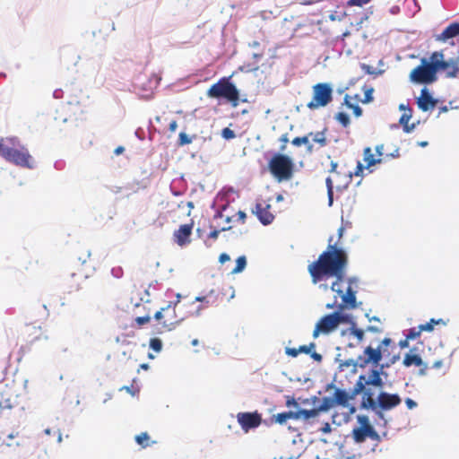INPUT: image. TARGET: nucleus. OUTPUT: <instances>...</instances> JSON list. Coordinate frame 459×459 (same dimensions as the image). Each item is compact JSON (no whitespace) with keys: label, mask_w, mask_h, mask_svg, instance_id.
Instances as JSON below:
<instances>
[{"label":"nucleus","mask_w":459,"mask_h":459,"mask_svg":"<svg viewBox=\"0 0 459 459\" xmlns=\"http://www.w3.org/2000/svg\"><path fill=\"white\" fill-rule=\"evenodd\" d=\"M421 333L422 330L420 328V325H419L418 327L411 328L408 333L406 334L407 340H414L418 338Z\"/></svg>","instance_id":"37"},{"label":"nucleus","mask_w":459,"mask_h":459,"mask_svg":"<svg viewBox=\"0 0 459 459\" xmlns=\"http://www.w3.org/2000/svg\"><path fill=\"white\" fill-rule=\"evenodd\" d=\"M437 100L429 93L427 88L420 91V95L417 99V105L422 111H429L435 108Z\"/></svg>","instance_id":"20"},{"label":"nucleus","mask_w":459,"mask_h":459,"mask_svg":"<svg viewBox=\"0 0 459 459\" xmlns=\"http://www.w3.org/2000/svg\"><path fill=\"white\" fill-rule=\"evenodd\" d=\"M384 145H377L376 147V154L373 153L370 147H366L363 151V160L366 163V169H368L369 172H372L371 167L382 163L384 160V152H383Z\"/></svg>","instance_id":"13"},{"label":"nucleus","mask_w":459,"mask_h":459,"mask_svg":"<svg viewBox=\"0 0 459 459\" xmlns=\"http://www.w3.org/2000/svg\"><path fill=\"white\" fill-rule=\"evenodd\" d=\"M459 36V22H453L449 24L442 33L435 37L437 41L448 43L451 46L455 45L453 39Z\"/></svg>","instance_id":"19"},{"label":"nucleus","mask_w":459,"mask_h":459,"mask_svg":"<svg viewBox=\"0 0 459 459\" xmlns=\"http://www.w3.org/2000/svg\"><path fill=\"white\" fill-rule=\"evenodd\" d=\"M309 356L317 362H321L323 359V356L320 353H317L316 351H314L313 350L310 351Z\"/></svg>","instance_id":"48"},{"label":"nucleus","mask_w":459,"mask_h":459,"mask_svg":"<svg viewBox=\"0 0 459 459\" xmlns=\"http://www.w3.org/2000/svg\"><path fill=\"white\" fill-rule=\"evenodd\" d=\"M365 330H362L360 328H358L356 327L355 325H352L349 329H348V333L349 334L354 336L356 339H357V343H360L363 339H364V335H365Z\"/></svg>","instance_id":"29"},{"label":"nucleus","mask_w":459,"mask_h":459,"mask_svg":"<svg viewBox=\"0 0 459 459\" xmlns=\"http://www.w3.org/2000/svg\"><path fill=\"white\" fill-rule=\"evenodd\" d=\"M217 300H218V298H217V295L214 293V290H211L205 296H199V297L195 298V301L204 303V306L205 307L216 304Z\"/></svg>","instance_id":"25"},{"label":"nucleus","mask_w":459,"mask_h":459,"mask_svg":"<svg viewBox=\"0 0 459 459\" xmlns=\"http://www.w3.org/2000/svg\"><path fill=\"white\" fill-rule=\"evenodd\" d=\"M192 143V138L189 137L186 133L181 132L178 135V145L184 146Z\"/></svg>","instance_id":"39"},{"label":"nucleus","mask_w":459,"mask_h":459,"mask_svg":"<svg viewBox=\"0 0 459 459\" xmlns=\"http://www.w3.org/2000/svg\"><path fill=\"white\" fill-rule=\"evenodd\" d=\"M247 265V258L245 255H241L238 257L236 261V266L232 269V273H241Z\"/></svg>","instance_id":"31"},{"label":"nucleus","mask_w":459,"mask_h":459,"mask_svg":"<svg viewBox=\"0 0 459 459\" xmlns=\"http://www.w3.org/2000/svg\"><path fill=\"white\" fill-rule=\"evenodd\" d=\"M438 324L444 325L445 322L443 321V319H438V320L430 319L429 322L423 324V325H420L422 332H431L434 329V325H438Z\"/></svg>","instance_id":"33"},{"label":"nucleus","mask_w":459,"mask_h":459,"mask_svg":"<svg viewBox=\"0 0 459 459\" xmlns=\"http://www.w3.org/2000/svg\"><path fill=\"white\" fill-rule=\"evenodd\" d=\"M343 231H344V229H343L342 227H341V228L338 230L339 238H341L342 237Z\"/></svg>","instance_id":"62"},{"label":"nucleus","mask_w":459,"mask_h":459,"mask_svg":"<svg viewBox=\"0 0 459 459\" xmlns=\"http://www.w3.org/2000/svg\"><path fill=\"white\" fill-rule=\"evenodd\" d=\"M366 332H370V333H383V329L381 327H378V326H375V325H368L366 330Z\"/></svg>","instance_id":"47"},{"label":"nucleus","mask_w":459,"mask_h":459,"mask_svg":"<svg viewBox=\"0 0 459 459\" xmlns=\"http://www.w3.org/2000/svg\"><path fill=\"white\" fill-rule=\"evenodd\" d=\"M22 336L25 342L24 345H22L19 351L18 360H21L25 353L30 350V347L41 341L47 340V336L44 334V331L41 326H36L34 325H27L22 331Z\"/></svg>","instance_id":"7"},{"label":"nucleus","mask_w":459,"mask_h":459,"mask_svg":"<svg viewBox=\"0 0 459 459\" xmlns=\"http://www.w3.org/2000/svg\"><path fill=\"white\" fill-rule=\"evenodd\" d=\"M352 99L350 94H346L344 96L343 104L348 108L353 110L354 115L359 117L362 115V109L359 106V104L353 103Z\"/></svg>","instance_id":"27"},{"label":"nucleus","mask_w":459,"mask_h":459,"mask_svg":"<svg viewBox=\"0 0 459 459\" xmlns=\"http://www.w3.org/2000/svg\"><path fill=\"white\" fill-rule=\"evenodd\" d=\"M307 412L306 409L299 408L296 411H284L277 413L276 415H273V420L276 423L280 425H284L289 420H299L302 419L304 420H308V416L305 413Z\"/></svg>","instance_id":"16"},{"label":"nucleus","mask_w":459,"mask_h":459,"mask_svg":"<svg viewBox=\"0 0 459 459\" xmlns=\"http://www.w3.org/2000/svg\"><path fill=\"white\" fill-rule=\"evenodd\" d=\"M230 228H231V227H230V226H229V227H223L221 230H213L212 231H211V232L209 233L208 237H209L210 238H212V239H214V240H215V239H217V238H218L219 234H220V232H221V231L229 230H230Z\"/></svg>","instance_id":"42"},{"label":"nucleus","mask_w":459,"mask_h":459,"mask_svg":"<svg viewBox=\"0 0 459 459\" xmlns=\"http://www.w3.org/2000/svg\"><path fill=\"white\" fill-rule=\"evenodd\" d=\"M405 404L410 410H412L417 407V403L411 398L405 399Z\"/></svg>","instance_id":"49"},{"label":"nucleus","mask_w":459,"mask_h":459,"mask_svg":"<svg viewBox=\"0 0 459 459\" xmlns=\"http://www.w3.org/2000/svg\"><path fill=\"white\" fill-rule=\"evenodd\" d=\"M334 406H335V404H334L333 398L324 397L322 399L320 405L317 408L307 410V412H305V413L308 416V420H309L311 418H315V417L318 416V414L321 411H327Z\"/></svg>","instance_id":"22"},{"label":"nucleus","mask_w":459,"mask_h":459,"mask_svg":"<svg viewBox=\"0 0 459 459\" xmlns=\"http://www.w3.org/2000/svg\"><path fill=\"white\" fill-rule=\"evenodd\" d=\"M316 348L315 342H310L308 345H301L299 347V353L308 354Z\"/></svg>","instance_id":"40"},{"label":"nucleus","mask_w":459,"mask_h":459,"mask_svg":"<svg viewBox=\"0 0 459 459\" xmlns=\"http://www.w3.org/2000/svg\"><path fill=\"white\" fill-rule=\"evenodd\" d=\"M135 441L142 447H147L150 446V437L146 432H143L135 437Z\"/></svg>","instance_id":"32"},{"label":"nucleus","mask_w":459,"mask_h":459,"mask_svg":"<svg viewBox=\"0 0 459 459\" xmlns=\"http://www.w3.org/2000/svg\"><path fill=\"white\" fill-rule=\"evenodd\" d=\"M124 151H125V148L123 146H118L115 149L114 152L116 155H119V154L123 153Z\"/></svg>","instance_id":"60"},{"label":"nucleus","mask_w":459,"mask_h":459,"mask_svg":"<svg viewBox=\"0 0 459 459\" xmlns=\"http://www.w3.org/2000/svg\"><path fill=\"white\" fill-rule=\"evenodd\" d=\"M333 100V89L325 82H320L313 86L312 100L307 104V107L315 110L327 106Z\"/></svg>","instance_id":"8"},{"label":"nucleus","mask_w":459,"mask_h":459,"mask_svg":"<svg viewBox=\"0 0 459 459\" xmlns=\"http://www.w3.org/2000/svg\"><path fill=\"white\" fill-rule=\"evenodd\" d=\"M325 185L327 187V195L329 200V205H332L333 201V180L331 177L326 178Z\"/></svg>","instance_id":"34"},{"label":"nucleus","mask_w":459,"mask_h":459,"mask_svg":"<svg viewBox=\"0 0 459 459\" xmlns=\"http://www.w3.org/2000/svg\"><path fill=\"white\" fill-rule=\"evenodd\" d=\"M285 353L288 355V356H290V357H297L299 354V348H290V347H287L285 349Z\"/></svg>","instance_id":"45"},{"label":"nucleus","mask_w":459,"mask_h":459,"mask_svg":"<svg viewBox=\"0 0 459 459\" xmlns=\"http://www.w3.org/2000/svg\"><path fill=\"white\" fill-rule=\"evenodd\" d=\"M442 366H443V360L438 359V360H436V361L433 363L432 368H440Z\"/></svg>","instance_id":"55"},{"label":"nucleus","mask_w":459,"mask_h":459,"mask_svg":"<svg viewBox=\"0 0 459 459\" xmlns=\"http://www.w3.org/2000/svg\"><path fill=\"white\" fill-rule=\"evenodd\" d=\"M409 341H410V340H407V337H406L404 340L400 341V342H399L400 347H401V348L408 347V345H409Z\"/></svg>","instance_id":"59"},{"label":"nucleus","mask_w":459,"mask_h":459,"mask_svg":"<svg viewBox=\"0 0 459 459\" xmlns=\"http://www.w3.org/2000/svg\"><path fill=\"white\" fill-rule=\"evenodd\" d=\"M268 168L278 182L290 180L293 176L294 164L291 159L284 154H275L270 160Z\"/></svg>","instance_id":"6"},{"label":"nucleus","mask_w":459,"mask_h":459,"mask_svg":"<svg viewBox=\"0 0 459 459\" xmlns=\"http://www.w3.org/2000/svg\"><path fill=\"white\" fill-rule=\"evenodd\" d=\"M140 368L143 370L149 369V365L147 363H143L140 365Z\"/></svg>","instance_id":"61"},{"label":"nucleus","mask_w":459,"mask_h":459,"mask_svg":"<svg viewBox=\"0 0 459 459\" xmlns=\"http://www.w3.org/2000/svg\"><path fill=\"white\" fill-rule=\"evenodd\" d=\"M443 57H436L437 70L443 71L446 77H456L459 74V68L453 61L442 60Z\"/></svg>","instance_id":"21"},{"label":"nucleus","mask_w":459,"mask_h":459,"mask_svg":"<svg viewBox=\"0 0 459 459\" xmlns=\"http://www.w3.org/2000/svg\"><path fill=\"white\" fill-rule=\"evenodd\" d=\"M345 321V316L340 312L326 315L316 323L312 335L315 339L320 334L327 335L333 332L341 323Z\"/></svg>","instance_id":"9"},{"label":"nucleus","mask_w":459,"mask_h":459,"mask_svg":"<svg viewBox=\"0 0 459 459\" xmlns=\"http://www.w3.org/2000/svg\"><path fill=\"white\" fill-rule=\"evenodd\" d=\"M135 323L139 325V326H142L147 323H149L151 321V317L149 316H137L135 319H134Z\"/></svg>","instance_id":"44"},{"label":"nucleus","mask_w":459,"mask_h":459,"mask_svg":"<svg viewBox=\"0 0 459 459\" xmlns=\"http://www.w3.org/2000/svg\"><path fill=\"white\" fill-rule=\"evenodd\" d=\"M358 422L359 427L352 430V437L356 443H363L367 437L372 440H377L379 436L374 429L373 426L369 423L368 417L366 415H359Z\"/></svg>","instance_id":"10"},{"label":"nucleus","mask_w":459,"mask_h":459,"mask_svg":"<svg viewBox=\"0 0 459 459\" xmlns=\"http://www.w3.org/2000/svg\"><path fill=\"white\" fill-rule=\"evenodd\" d=\"M236 216L238 217V221H239L241 223H245L246 218H247V215H246L245 212L238 211L236 213Z\"/></svg>","instance_id":"50"},{"label":"nucleus","mask_w":459,"mask_h":459,"mask_svg":"<svg viewBox=\"0 0 459 459\" xmlns=\"http://www.w3.org/2000/svg\"><path fill=\"white\" fill-rule=\"evenodd\" d=\"M362 69L368 74H372L374 72L371 70V66L368 65H362Z\"/></svg>","instance_id":"58"},{"label":"nucleus","mask_w":459,"mask_h":459,"mask_svg":"<svg viewBox=\"0 0 459 459\" xmlns=\"http://www.w3.org/2000/svg\"><path fill=\"white\" fill-rule=\"evenodd\" d=\"M221 136L227 140L233 139L236 135L233 130L226 127L221 131Z\"/></svg>","instance_id":"41"},{"label":"nucleus","mask_w":459,"mask_h":459,"mask_svg":"<svg viewBox=\"0 0 459 459\" xmlns=\"http://www.w3.org/2000/svg\"><path fill=\"white\" fill-rule=\"evenodd\" d=\"M271 205L265 203H257L252 212L255 214L258 220L264 224L268 225L274 220V215L270 211Z\"/></svg>","instance_id":"18"},{"label":"nucleus","mask_w":459,"mask_h":459,"mask_svg":"<svg viewBox=\"0 0 459 459\" xmlns=\"http://www.w3.org/2000/svg\"><path fill=\"white\" fill-rule=\"evenodd\" d=\"M402 402L397 394L380 392L377 395V404L382 411H390L398 406Z\"/></svg>","instance_id":"14"},{"label":"nucleus","mask_w":459,"mask_h":459,"mask_svg":"<svg viewBox=\"0 0 459 459\" xmlns=\"http://www.w3.org/2000/svg\"><path fill=\"white\" fill-rule=\"evenodd\" d=\"M338 167V163L335 162V161H332L331 162V169L329 170L330 173H334V174H338V172L336 171V169Z\"/></svg>","instance_id":"54"},{"label":"nucleus","mask_w":459,"mask_h":459,"mask_svg":"<svg viewBox=\"0 0 459 459\" xmlns=\"http://www.w3.org/2000/svg\"><path fill=\"white\" fill-rule=\"evenodd\" d=\"M178 128V122L176 120H172L169 123V129L170 132H175Z\"/></svg>","instance_id":"53"},{"label":"nucleus","mask_w":459,"mask_h":459,"mask_svg":"<svg viewBox=\"0 0 459 459\" xmlns=\"http://www.w3.org/2000/svg\"><path fill=\"white\" fill-rule=\"evenodd\" d=\"M15 397L16 396L13 394H9L8 397L6 398H4V396H2V398L0 399V407L4 409L13 408L16 402Z\"/></svg>","instance_id":"30"},{"label":"nucleus","mask_w":459,"mask_h":459,"mask_svg":"<svg viewBox=\"0 0 459 459\" xmlns=\"http://www.w3.org/2000/svg\"><path fill=\"white\" fill-rule=\"evenodd\" d=\"M333 237L328 239V246L317 258L307 266V271L314 283L323 281L325 278L335 277L336 281L332 283L331 290L336 292L342 299V303L338 306L340 310L353 309L357 307L356 291L351 284L353 279H349L350 286L346 291L340 288V282L342 281L349 258L345 250L338 247L336 243L333 244Z\"/></svg>","instance_id":"2"},{"label":"nucleus","mask_w":459,"mask_h":459,"mask_svg":"<svg viewBox=\"0 0 459 459\" xmlns=\"http://www.w3.org/2000/svg\"><path fill=\"white\" fill-rule=\"evenodd\" d=\"M308 137H312V141L318 143L320 147H325L327 144L325 130L315 133L310 132Z\"/></svg>","instance_id":"26"},{"label":"nucleus","mask_w":459,"mask_h":459,"mask_svg":"<svg viewBox=\"0 0 459 459\" xmlns=\"http://www.w3.org/2000/svg\"><path fill=\"white\" fill-rule=\"evenodd\" d=\"M230 77H222L216 83L212 84L207 91V96L210 98H224L237 107L239 101V91L237 87L230 82Z\"/></svg>","instance_id":"5"},{"label":"nucleus","mask_w":459,"mask_h":459,"mask_svg":"<svg viewBox=\"0 0 459 459\" xmlns=\"http://www.w3.org/2000/svg\"><path fill=\"white\" fill-rule=\"evenodd\" d=\"M351 98H354V99H352V102H353V103H356V104H358L359 102H361V100H362V99L359 97V94L351 95Z\"/></svg>","instance_id":"57"},{"label":"nucleus","mask_w":459,"mask_h":459,"mask_svg":"<svg viewBox=\"0 0 459 459\" xmlns=\"http://www.w3.org/2000/svg\"><path fill=\"white\" fill-rule=\"evenodd\" d=\"M0 156L7 162L16 166L32 169L33 159L28 149L22 145L17 137L0 139Z\"/></svg>","instance_id":"3"},{"label":"nucleus","mask_w":459,"mask_h":459,"mask_svg":"<svg viewBox=\"0 0 459 459\" xmlns=\"http://www.w3.org/2000/svg\"><path fill=\"white\" fill-rule=\"evenodd\" d=\"M286 406L287 407H290V406L299 407V403L296 402V400L294 398L291 397V398L287 399Z\"/></svg>","instance_id":"52"},{"label":"nucleus","mask_w":459,"mask_h":459,"mask_svg":"<svg viewBox=\"0 0 459 459\" xmlns=\"http://www.w3.org/2000/svg\"><path fill=\"white\" fill-rule=\"evenodd\" d=\"M154 317L160 323L162 328L166 331L174 329L182 320V318H177L175 307H172V302H169L166 307H162L160 311L156 312Z\"/></svg>","instance_id":"11"},{"label":"nucleus","mask_w":459,"mask_h":459,"mask_svg":"<svg viewBox=\"0 0 459 459\" xmlns=\"http://www.w3.org/2000/svg\"><path fill=\"white\" fill-rule=\"evenodd\" d=\"M322 431H323L324 433H329V432H331V426H330V424H329L328 422H325V423L324 427L322 428Z\"/></svg>","instance_id":"56"},{"label":"nucleus","mask_w":459,"mask_h":459,"mask_svg":"<svg viewBox=\"0 0 459 459\" xmlns=\"http://www.w3.org/2000/svg\"><path fill=\"white\" fill-rule=\"evenodd\" d=\"M180 298H181L180 294H177V301H176L175 303H172V307H176L177 304H178V303L179 302V300H180Z\"/></svg>","instance_id":"63"},{"label":"nucleus","mask_w":459,"mask_h":459,"mask_svg":"<svg viewBox=\"0 0 459 459\" xmlns=\"http://www.w3.org/2000/svg\"><path fill=\"white\" fill-rule=\"evenodd\" d=\"M150 347L156 352H160L162 349V342L158 338H152L150 340Z\"/></svg>","instance_id":"38"},{"label":"nucleus","mask_w":459,"mask_h":459,"mask_svg":"<svg viewBox=\"0 0 459 459\" xmlns=\"http://www.w3.org/2000/svg\"><path fill=\"white\" fill-rule=\"evenodd\" d=\"M122 389H125L126 392L134 394V393L132 391V387H130V386H124Z\"/></svg>","instance_id":"64"},{"label":"nucleus","mask_w":459,"mask_h":459,"mask_svg":"<svg viewBox=\"0 0 459 459\" xmlns=\"http://www.w3.org/2000/svg\"><path fill=\"white\" fill-rule=\"evenodd\" d=\"M345 390L336 389L333 393V402L335 405H342L343 407L348 405L350 399H353Z\"/></svg>","instance_id":"24"},{"label":"nucleus","mask_w":459,"mask_h":459,"mask_svg":"<svg viewBox=\"0 0 459 459\" xmlns=\"http://www.w3.org/2000/svg\"><path fill=\"white\" fill-rule=\"evenodd\" d=\"M399 108L404 110L400 117L399 123L403 126L404 132L410 133L415 126L414 124L409 125V121L412 117V110L410 108H406L403 104H401Z\"/></svg>","instance_id":"23"},{"label":"nucleus","mask_w":459,"mask_h":459,"mask_svg":"<svg viewBox=\"0 0 459 459\" xmlns=\"http://www.w3.org/2000/svg\"><path fill=\"white\" fill-rule=\"evenodd\" d=\"M436 57H443L440 52H434L430 56L429 61L422 58L420 65L416 66L410 73V80L415 83L430 84L437 80Z\"/></svg>","instance_id":"4"},{"label":"nucleus","mask_w":459,"mask_h":459,"mask_svg":"<svg viewBox=\"0 0 459 459\" xmlns=\"http://www.w3.org/2000/svg\"><path fill=\"white\" fill-rule=\"evenodd\" d=\"M371 0H349L347 2V4L349 6H362L368 3H369Z\"/></svg>","instance_id":"43"},{"label":"nucleus","mask_w":459,"mask_h":459,"mask_svg":"<svg viewBox=\"0 0 459 459\" xmlns=\"http://www.w3.org/2000/svg\"><path fill=\"white\" fill-rule=\"evenodd\" d=\"M291 143L295 146H301L302 144L307 146V152L311 153L313 152V145L309 143L308 134L302 137H295Z\"/></svg>","instance_id":"28"},{"label":"nucleus","mask_w":459,"mask_h":459,"mask_svg":"<svg viewBox=\"0 0 459 459\" xmlns=\"http://www.w3.org/2000/svg\"><path fill=\"white\" fill-rule=\"evenodd\" d=\"M335 119L343 126L348 127L351 124L349 116L344 112H339L335 115Z\"/></svg>","instance_id":"35"},{"label":"nucleus","mask_w":459,"mask_h":459,"mask_svg":"<svg viewBox=\"0 0 459 459\" xmlns=\"http://www.w3.org/2000/svg\"><path fill=\"white\" fill-rule=\"evenodd\" d=\"M194 223L183 224L174 231L173 239L179 247H185L191 242Z\"/></svg>","instance_id":"15"},{"label":"nucleus","mask_w":459,"mask_h":459,"mask_svg":"<svg viewBox=\"0 0 459 459\" xmlns=\"http://www.w3.org/2000/svg\"><path fill=\"white\" fill-rule=\"evenodd\" d=\"M364 169H366V166H364L361 162L359 161L355 169L354 175L357 177L362 176Z\"/></svg>","instance_id":"46"},{"label":"nucleus","mask_w":459,"mask_h":459,"mask_svg":"<svg viewBox=\"0 0 459 459\" xmlns=\"http://www.w3.org/2000/svg\"><path fill=\"white\" fill-rule=\"evenodd\" d=\"M364 90V98L361 100L362 103H369L373 100V88H368L367 86L363 87Z\"/></svg>","instance_id":"36"},{"label":"nucleus","mask_w":459,"mask_h":459,"mask_svg":"<svg viewBox=\"0 0 459 459\" xmlns=\"http://www.w3.org/2000/svg\"><path fill=\"white\" fill-rule=\"evenodd\" d=\"M393 344V341L389 337H385L380 341L377 347H373L371 344L364 348L361 354H359L355 360H351L354 370L357 368L366 369L370 368V371L368 375L361 374L359 376L353 388L351 389V397L363 394L361 407L365 409H371L376 411L378 407L377 400L374 399V394L370 391L368 386H373L378 389H382L385 385L382 376H387L384 372L385 368H389L391 364L395 363L398 357L394 356L390 359L389 363L380 364L387 347Z\"/></svg>","instance_id":"1"},{"label":"nucleus","mask_w":459,"mask_h":459,"mask_svg":"<svg viewBox=\"0 0 459 459\" xmlns=\"http://www.w3.org/2000/svg\"><path fill=\"white\" fill-rule=\"evenodd\" d=\"M230 255H229L228 254H226V253H222V254H221V255H220V256H219V261H220V263H221V264H224L225 262L230 261Z\"/></svg>","instance_id":"51"},{"label":"nucleus","mask_w":459,"mask_h":459,"mask_svg":"<svg viewBox=\"0 0 459 459\" xmlns=\"http://www.w3.org/2000/svg\"><path fill=\"white\" fill-rule=\"evenodd\" d=\"M411 351H412L404 355L403 360V366L406 368H410L411 366L418 367L420 368L419 374L421 376L426 375L429 369L428 364L422 360L420 355L412 353Z\"/></svg>","instance_id":"17"},{"label":"nucleus","mask_w":459,"mask_h":459,"mask_svg":"<svg viewBox=\"0 0 459 459\" xmlns=\"http://www.w3.org/2000/svg\"><path fill=\"white\" fill-rule=\"evenodd\" d=\"M237 419L245 432H247L251 429L257 428L262 422V417L257 411L239 412L237 415Z\"/></svg>","instance_id":"12"}]
</instances>
